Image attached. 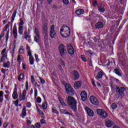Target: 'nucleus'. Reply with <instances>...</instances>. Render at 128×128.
<instances>
[{
	"mask_svg": "<svg viewBox=\"0 0 128 128\" xmlns=\"http://www.w3.org/2000/svg\"><path fill=\"white\" fill-rule=\"evenodd\" d=\"M67 104L69 108H70L74 112H76V101L74 97L68 96L67 98Z\"/></svg>",
	"mask_w": 128,
	"mask_h": 128,
	"instance_id": "obj_1",
	"label": "nucleus"
},
{
	"mask_svg": "<svg viewBox=\"0 0 128 128\" xmlns=\"http://www.w3.org/2000/svg\"><path fill=\"white\" fill-rule=\"evenodd\" d=\"M60 34L63 38H68L70 34V30L68 26H63L60 30Z\"/></svg>",
	"mask_w": 128,
	"mask_h": 128,
	"instance_id": "obj_2",
	"label": "nucleus"
},
{
	"mask_svg": "<svg viewBox=\"0 0 128 128\" xmlns=\"http://www.w3.org/2000/svg\"><path fill=\"white\" fill-rule=\"evenodd\" d=\"M96 112L102 118H108V112L102 109H98Z\"/></svg>",
	"mask_w": 128,
	"mask_h": 128,
	"instance_id": "obj_3",
	"label": "nucleus"
},
{
	"mask_svg": "<svg viewBox=\"0 0 128 128\" xmlns=\"http://www.w3.org/2000/svg\"><path fill=\"white\" fill-rule=\"evenodd\" d=\"M90 100L91 104L94 106H98V104H100V102L98 101V98L94 96H90Z\"/></svg>",
	"mask_w": 128,
	"mask_h": 128,
	"instance_id": "obj_4",
	"label": "nucleus"
},
{
	"mask_svg": "<svg viewBox=\"0 0 128 128\" xmlns=\"http://www.w3.org/2000/svg\"><path fill=\"white\" fill-rule=\"evenodd\" d=\"M65 88H66V92L68 93L69 94H74V92L72 90V86H70V84H66Z\"/></svg>",
	"mask_w": 128,
	"mask_h": 128,
	"instance_id": "obj_5",
	"label": "nucleus"
},
{
	"mask_svg": "<svg viewBox=\"0 0 128 128\" xmlns=\"http://www.w3.org/2000/svg\"><path fill=\"white\" fill-rule=\"evenodd\" d=\"M50 36L52 38H54L56 36V33L54 30V25H52L50 27Z\"/></svg>",
	"mask_w": 128,
	"mask_h": 128,
	"instance_id": "obj_6",
	"label": "nucleus"
},
{
	"mask_svg": "<svg viewBox=\"0 0 128 128\" xmlns=\"http://www.w3.org/2000/svg\"><path fill=\"white\" fill-rule=\"evenodd\" d=\"M24 38L30 44V42H32L30 34L28 33L27 32H24Z\"/></svg>",
	"mask_w": 128,
	"mask_h": 128,
	"instance_id": "obj_7",
	"label": "nucleus"
},
{
	"mask_svg": "<svg viewBox=\"0 0 128 128\" xmlns=\"http://www.w3.org/2000/svg\"><path fill=\"white\" fill-rule=\"evenodd\" d=\"M81 100L83 102H86L88 98V93L86 91H82L80 94Z\"/></svg>",
	"mask_w": 128,
	"mask_h": 128,
	"instance_id": "obj_8",
	"label": "nucleus"
},
{
	"mask_svg": "<svg viewBox=\"0 0 128 128\" xmlns=\"http://www.w3.org/2000/svg\"><path fill=\"white\" fill-rule=\"evenodd\" d=\"M84 110L87 112L88 116H94V111H92V109L88 107H85Z\"/></svg>",
	"mask_w": 128,
	"mask_h": 128,
	"instance_id": "obj_9",
	"label": "nucleus"
},
{
	"mask_svg": "<svg viewBox=\"0 0 128 128\" xmlns=\"http://www.w3.org/2000/svg\"><path fill=\"white\" fill-rule=\"evenodd\" d=\"M68 52L69 54L72 55L74 54V47L71 44H69L68 46Z\"/></svg>",
	"mask_w": 128,
	"mask_h": 128,
	"instance_id": "obj_10",
	"label": "nucleus"
},
{
	"mask_svg": "<svg viewBox=\"0 0 128 128\" xmlns=\"http://www.w3.org/2000/svg\"><path fill=\"white\" fill-rule=\"evenodd\" d=\"M72 78H73V80H78L80 78V74H78V72L76 70H74Z\"/></svg>",
	"mask_w": 128,
	"mask_h": 128,
	"instance_id": "obj_11",
	"label": "nucleus"
},
{
	"mask_svg": "<svg viewBox=\"0 0 128 128\" xmlns=\"http://www.w3.org/2000/svg\"><path fill=\"white\" fill-rule=\"evenodd\" d=\"M114 122L112 121L109 120H105V126L106 128H112Z\"/></svg>",
	"mask_w": 128,
	"mask_h": 128,
	"instance_id": "obj_12",
	"label": "nucleus"
},
{
	"mask_svg": "<svg viewBox=\"0 0 128 128\" xmlns=\"http://www.w3.org/2000/svg\"><path fill=\"white\" fill-rule=\"evenodd\" d=\"M59 50L61 56L63 57L64 56V46L62 44L59 46Z\"/></svg>",
	"mask_w": 128,
	"mask_h": 128,
	"instance_id": "obj_13",
	"label": "nucleus"
},
{
	"mask_svg": "<svg viewBox=\"0 0 128 128\" xmlns=\"http://www.w3.org/2000/svg\"><path fill=\"white\" fill-rule=\"evenodd\" d=\"M12 98L14 100H17L18 98V90H13Z\"/></svg>",
	"mask_w": 128,
	"mask_h": 128,
	"instance_id": "obj_14",
	"label": "nucleus"
},
{
	"mask_svg": "<svg viewBox=\"0 0 128 128\" xmlns=\"http://www.w3.org/2000/svg\"><path fill=\"white\" fill-rule=\"evenodd\" d=\"M8 60V55L2 56L0 59V62H6Z\"/></svg>",
	"mask_w": 128,
	"mask_h": 128,
	"instance_id": "obj_15",
	"label": "nucleus"
},
{
	"mask_svg": "<svg viewBox=\"0 0 128 128\" xmlns=\"http://www.w3.org/2000/svg\"><path fill=\"white\" fill-rule=\"evenodd\" d=\"M82 86V82L80 81H78L76 82L74 84V88H76V90H78Z\"/></svg>",
	"mask_w": 128,
	"mask_h": 128,
	"instance_id": "obj_16",
	"label": "nucleus"
},
{
	"mask_svg": "<svg viewBox=\"0 0 128 128\" xmlns=\"http://www.w3.org/2000/svg\"><path fill=\"white\" fill-rule=\"evenodd\" d=\"M77 16H80L81 14H84V11L82 9H78L75 12Z\"/></svg>",
	"mask_w": 128,
	"mask_h": 128,
	"instance_id": "obj_17",
	"label": "nucleus"
},
{
	"mask_svg": "<svg viewBox=\"0 0 128 128\" xmlns=\"http://www.w3.org/2000/svg\"><path fill=\"white\" fill-rule=\"evenodd\" d=\"M13 34L14 38H18V30L16 29V26H14L13 28Z\"/></svg>",
	"mask_w": 128,
	"mask_h": 128,
	"instance_id": "obj_18",
	"label": "nucleus"
},
{
	"mask_svg": "<svg viewBox=\"0 0 128 128\" xmlns=\"http://www.w3.org/2000/svg\"><path fill=\"white\" fill-rule=\"evenodd\" d=\"M2 66L3 68H9L10 66V62L7 61L6 62H3Z\"/></svg>",
	"mask_w": 128,
	"mask_h": 128,
	"instance_id": "obj_19",
	"label": "nucleus"
},
{
	"mask_svg": "<svg viewBox=\"0 0 128 128\" xmlns=\"http://www.w3.org/2000/svg\"><path fill=\"white\" fill-rule=\"evenodd\" d=\"M36 108L37 112H39V114L41 116L44 118V112H42V110H40V109L38 108V106H36Z\"/></svg>",
	"mask_w": 128,
	"mask_h": 128,
	"instance_id": "obj_20",
	"label": "nucleus"
},
{
	"mask_svg": "<svg viewBox=\"0 0 128 128\" xmlns=\"http://www.w3.org/2000/svg\"><path fill=\"white\" fill-rule=\"evenodd\" d=\"M103 26L104 24H102V22H97L95 26V28H103Z\"/></svg>",
	"mask_w": 128,
	"mask_h": 128,
	"instance_id": "obj_21",
	"label": "nucleus"
},
{
	"mask_svg": "<svg viewBox=\"0 0 128 128\" xmlns=\"http://www.w3.org/2000/svg\"><path fill=\"white\" fill-rule=\"evenodd\" d=\"M22 116L23 118H24L26 116V107L24 106L22 108Z\"/></svg>",
	"mask_w": 128,
	"mask_h": 128,
	"instance_id": "obj_22",
	"label": "nucleus"
},
{
	"mask_svg": "<svg viewBox=\"0 0 128 128\" xmlns=\"http://www.w3.org/2000/svg\"><path fill=\"white\" fill-rule=\"evenodd\" d=\"M16 10H14L12 14L11 20L12 26V23L14 20V18H16Z\"/></svg>",
	"mask_w": 128,
	"mask_h": 128,
	"instance_id": "obj_23",
	"label": "nucleus"
},
{
	"mask_svg": "<svg viewBox=\"0 0 128 128\" xmlns=\"http://www.w3.org/2000/svg\"><path fill=\"white\" fill-rule=\"evenodd\" d=\"M98 10L100 12H104L106 10V9H104V5H100L98 6Z\"/></svg>",
	"mask_w": 128,
	"mask_h": 128,
	"instance_id": "obj_24",
	"label": "nucleus"
},
{
	"mask_svg": "<svg viewBox=\"0 0 128 128\" xmlns=\"http://www.w3.org/2000/svg\"><path fill=\"white\" fill-rule=\"evenodd\" d=\"M48 26H44L43 27V32H42V33H43L46 36H48Z\"/></svg>",
	"mask_w": 128,
	"mask_h": 128,
	"instance_id": "obj_25",
	"label": "nucleus"
},
{
	"mask_svg": "<svg viewBox=\"0 0 128 128\" xmlns=\"http://www.w3.org/2000/svg\"><path fill=\"white\" fill-rule=\"evenodd\" d=\"M34 40L36 42L40 44V36H34Z\"/></svg>",
	"mask_w": 128,
	"mask_h": 128,
	"instance_id": "obj_26",
	"label": "nucleus"
},
{
	"mask_svg": "<svg viewBox=\"0 0 128 128\" xmlns=\"http://www.w3.org/2000/svg\"><path fill=\"white\" fill-rule=\"evenodd\" d=\"M102 76H104V72H100L96 76V80H98L101 78H102Z\"/></svg>",
	"mask_w": 128,
	"mask_h": 128,
	"instance_id": "obj_27",
	"label": "nucleus"
},
{
	"mask_svg": "<svg viewBox=\"0 0 128 128\" xmlns=\"http://www.w3.org/2000/svg\"><path fill=\"white\" fill-rule=\"evenodd\" d=\"M124 90H126V89L124 88V87L120 88L118 91L119 92L120 96H122V94H124Z\"/></svg>",
	"mask_w": 128,
	"mask_h": 128,
	"instance_id": "obj_28",
	"label": "nucleus"
},
{
	"mask_svg": "<svg viewBox=\"0 0 128 128\" xmlns=\"http://www.w3.org/2000/svg\"><path fill=\"white\" fill-rule=\"evenodd\" d=\"M24 78V74L21 73L18 76V80H19V82H22Z\"/></svg>",
	"mask_w": 128,
	"mask_h": 128,
	"instance_id": "obj_29",
	"label": "nucleus"
},
{
	"mask_svg": "<svg viewBox=\"0 0 128 128\" xmlns=\"http://www.w3.org/2000/svg\"><path fill=\"white\" fill-rule=\"evenodd\" d=\"M10 24H6L4 27L3 28L2 32H8V30H10Z\"/></svg>",
	"mask_w": 128,
	"mask_h": 128,
	"instance_id": "obj_30",
	"label": "nucleus"
},
{
	"mask_svg": "<svg viewBox=\"0 0 128 128\" xmlns=\"http://www.w3.org/2000/svg\"><path fill=\"white\" fill-rule=\"evenodd\" d=\"M29 62H30V64H31V66L34 65V57H30L29 58Z\"/></svg>",
	"mask_w": 128,
	"mask_h": 128,
	"instance_id": "obj_31",
	"label": "nucleus"
},
{
	"mask_svg": "<svg viewBox=\"0 0 128 128\" xmlns=\"http://www.w3.org/2000/svg\"><path fill=\"white\" fill-rule=\"evenodd\" d=\"M4 102V92L0 91V102Z\"/></svg>",
	"mask_w": 128,
	"mask_h": 128,
	"instance_id": "obj_32",
	"label": "nucleus"
},
{
	"mask_svg": "<svg viewBox=\"0 0 128 128\" xmlns=\"http://www.w3.org/2000/svg\"><path fill=\"white\" fill-rule=\"evenodd\" d=\"M1 55L2 56H8V52H6V48H4L1 52Z\"/></svg>",
	"mask_w": 128,
	"mask_h": 128,
	"instance_id": "obj_33",
	"label": "nucleus"
},
{
	"mask_svg": "<svg viewBox=\"0 0 128 128\" xmlns=\"http://www.w3.org/2000/svg\"><path fill=\"white\" fill-rule=\"evenodd\" d=\"M114 72L116 74H118V76H122V73L120 72V70L116 68L114 70Z\"/></svg>",
	"mask_w": 128,
	"mask_h": 128,
	"instance_id": "obj_34",
	"label": "nucleus"
},
{
	"mask_svg": "<svg viewBox=\"0 0 128 128\" xmlns=\"http://www.w3.org/2000/svg\"><path fill=\"white\" fill-rule=\"evenodd\" d=\"M24 46H22L19 49V54H24Z\"/></svg>",
	"mask_w": 128,
	"mask_h": 128,
	"instance_id": "obj_35",
	"label": "nucleus"
},
{
	"mask_svg": "<svg viewBox=\"0 0 128 128\" xmlns=\"http://www.w3.org/2000/svg\"><path fill=\"white\" fill-rule=\"evenodd\" d=\"M61 104H62V106H66V103L64 102V100H62V98L60 97H58V98Z\"/></svg>",
	"mask_w": 128,
	"mask_h": 128,
	"instance_id": "obj_36",
	"label": "nucleus"
},
{
	"mask_svg": "<svg viewBox=\"0 0 128 128\" xmlns=\"http://www.w3.org/2000/svg\"><path fill=\"white\" fill-rule=\"evenodd\" d=\"M60 112L61 114H68L70 113L66 110H60Z\"/></svg>",
	"mask_w": 128,
	"mask_h": 128,
	"instance_id": "obj_37",
	"label": "nucleus"
},
{
	"mask_svg": "<svg viewBox=\"0 0 128 128\" xmlns=\"http://www.w3.org/2000/svg\"><path fill=\"white\" fill-rule=\"evenodd\" d=\"M66 66V64L64 62L62 61L60 66V70L62 71V68H64Z\"/></svg>",
	"mask_w": 128,
	"mask_h": 128,
	"instance_id": "obj_38",
	"label": "nucleus"
},
{
	"mask_svg": "<svg viewBox=\"0 0 128 128\" xmlns=\"http://www.w3.org/2000/svg\"><path fill=\"white\" fill-rule=\"evenodd\" d=\"M34 34V36H40V32H38V28H35Z\"/></svg>",
	"mask_w": 128,
	"mask_h": 128,
	"instance_id": "obj_39",
	"label": "nucleus"
},
{
	"mask_svg": "<svg viewBox=\"0 0 128 128\" xmlns=\"http://www.w3.org/2000/svg\"><path fill=\"white\" fill-rule=\"evenodd\" d=\"M26 100V96L22 94L20 95V102H22V100Z\"/></svg>",
	"mask_w": 128,
	"mask_h": 128,
	"instance_id": "obj_40",
	"label": "nucleus"
},
{
	"mask_svg": "<svg viewBox=\"0 0 128 128\" xmlns=\"http://www.w3.org/2000/svg\"><path fill=\"white\" fill-rule=\"evenodd\" d=\"M24 20H22V18H21L20 20L19 26H24Z\"/></svg>",
	"mask_w": 128,
	"mask_h": 128,
	"instance_id": "obj_41",
	"label": "nucleus"
},
{
	"mask_svg": "<svg viewBox=\"0 0 128 128\" xmlns=\"http://www.w3.org/2000/svg\"><path fill=\"white\" fill-rule=\"evenodd\" d=\"M42 108L46 110V108H48V104H46V102H44L42 104Z\"/></svg>",
	"mask_w": 128,
	"mask_h": 128,
	"instance_id": "obj_42",
	"label": "nucleus"
},
{
	"mask_svg": "<svg viewBox=\"0 0 128 128\" xmlns=\"http://www.w3.org/2000/svg\"><path fill=\"white\" fill-rule=\"evenodd\" d=\"M34 96L35 98H36V96H38V90L36 88H34Z\"/></svg>",
	"mask_w": 128,
	"mask_h": 128,
	"instance_id": "obj_43",
	"label": "nucleus"
},
{
	"mask_svg": "<svg viewBox=\"0 0 128 128\" xmlns=\"http://www.w3.org/2000/svg\"><path fill=\"white\" fill-rule=\"evenodd\" d=\"M36 100L38 104H40V102H42V98H40V97H38Z\"/></svg>",
	"mask_w": 128,
	"mask_h": 128,
	"instance_id": "obj_44",
	"label": "nucleus"
},
{
	"mask_svg": "<svg viewBox=\"0 0 128 128\" xmlns=\"http://www.w3.org/2000/svg\"><path fill=\"white\" fill-rule=\"evenodd\" d=\"M10 34V30H8L6 32V42H8V34Z\"/></svg>",
	"mask_w": 128,
	"mask_h": 128,
	"instance_id": "obj_45",
	"label": "nucleus"
},
{
	"mask_svg": "<svg viewBox=\"0 0 128 128\" xmlns=\"http://www.w3.org/2000/svg\"><path fill=\"white\" fill-rule=\"evenodd\" d=\"M118 106L116 104H113L112 106V110H116Z\"/></svg>",
	"mask_w": 128,
	"mask_h": 128,
	"instance_id": "obj_46",
	"label": "nucleus"
},
{
	"mask_svg": "<svg viewBox=\"0 0 128 128\" xmlns=\"http://www.w3.org/2000/svg\"><path fill=\"white\" fill-rule=\"evenodd\" d=\"M26 106H27V108H32V103H30V102H28L26 104Z\"/></svg>",
	"mask_w": 128,
	"mask_h": 128,
	"instance_id": "obj_47",
	"label": "nucleus"
},
{
	"mask_svg": "<svg viewBox=\"0 0 128 128\" xmlns=\"http://www.w3.org/2000/svg\"><path fill=\"white\" fill-rule=\"evenodd\" d=\"M81 58L83 60V62H86V56H81Z\"/></svg>",
	"mask_w": 128,
	"mask_h": 128,
	"instance_id": "obj_48",
	"label": "nucleus"
},
{
	"mask_svg": "<svg viewBox=\"0 0 128 128\" xmlns=\"http://www.w3.org/2000/svg\"><path fill=\"white\" fill-rule=\"evenodd\" d=\"M14 102L16 106H18V100H17L16 101H14Z\"/></svg>",
	"mask_w": 128,
	"mask_h": 128,
	"instance_id": "obj_49",
	"label": "nucleus"
},
{
	"mask_svg": "<svg viewBox=\"0 0 128 128\" xmlns=\"http://www.w3.org/2000/svg\"><path fill=\"white\" fill-rule=\"evenodd\" d=\"M26 90H28V81H26Z\"/></svg>",
	"mask_w": 128,
	"mask_h": 128,
	"instance_id": "obj_50",
	"label": "nucleus"
},
{
	"mask_svg": "<svg viewBox=\"0 0 128 128\" xmlns=\"http://www.w3.org/2000/svg\"><path fill=\"white\" fill-rule=\"evenodd\" d=\"M92 84L94 86L95 88L96 86V82L94 81V80L92 79Z\"/></svg>",
	"mask_w": 128,
	"mask_h": 128,
	"instance_id": "obj_51",
	"label": "nucleus"
},
{
	"mask_svg": "<svg viewBox=\"0 0 128 128\" xmlns=\"http://www.w3.org/2000/svg\"><path fill=\"white\" fill-rule=\"evenodd\" d=\"M63 2L64 4H68L70 2L68 0H63Z\"/></svg>",
	"mask_w": 128,
	"mask_h": 128,
	"instance_id": "obj_52",
	"label": "nucleus"
},
{
	"mask_svg": "<svg viewBox=\"0 0 128 128\" xmlns=\"http://www.w3.org/2000/svg\"><path fill=\"white\" fill-rule=\"evenodd\" d=\"M4 34H6L5 33H4V32H2L0 36V40H2V38H4Z\"/></svg>",
	"mask_w": 128,
	"mask_h": 128,
	"instance_id": "obj_53",
	"label": "nucleus"
},
{
	"mask_svg": "<svg viewBox=\"0 0 128 128\" xmlns=\"http://www.w3.org/2000/svg\"><path fill=\"white\" fill-rule=\"evenodd\" d=\"M31 82L32 84H34V77L33 76H31Z\"/></svg>",
	"mask_w": 128,
	"mask_h": 128,
	"instance_id": "obj_54",
	"label": "nucleus"
},
{
	"mask_svg": "<svg viewBox=\"0 0 128 128\" xmlns=\"http://www.w3.org/2000/svg\"><path fill=\"white\" fill-rule=\"evenodd\" d=\"M34 56L36 60V62H38V60H40V59L38 58V55L35 54Z\"/></svg>",
	"mask_w": 128,
	"mask_h": 128,
	"instance_id": "obj_55",
	"label": "nucleus"
},
{
	"mask_svg": "<svg viewBox=\"0 0 128 128\" xmlns=\"http://www.w3.org/2000/svg\"><path fill=\"white\" fill-rule=\"evenodd\" d=\"M52 112H54V114H58V111L56 110L52 109Z\"/></svg>",
	"mask_w": 128,
	"mask_h": 128,
	"instance_id": "obj_56",
	"label": "nucleus"
},
{
	"mask_svg": "<svg viewBox=\"0 0 128 128\" xmlns=\"http://www.w3.org/2000/svg\"><path fill=\"white\" fill-rule=\"evenodd\" d=\"M35 127L36 128H40V124L37 123V124H35Z\"/></svg>",
	"mask_w": 128,
	"mask_h": 128,
	"instance_id": "obj_57",
	"label": "nucleus"
},
{
	"mask_svg": "<svg viewBox=\"0 0 128 128\" xmlns=\"http://www.w3.org/2000/svg\"><path fill=\"white\" fill-rule=\"evenodd\" d=\"M92 4L94 6H98V2L96 0H94L92 2Z\"/></svg>",
	"mask_w": 128,
	"mask_h": 128,
	"instance_id": "obj_58",
	"label": "nucleus"
},
{
	"mask_svg": "<svg viewBox=\"0 0 128 128\" xmlns=\"http://www.w3.org/2000/svg\"><path fill=\"white\" fill-rule=\"evenodd\" d=\"M4 98L7 100H10V96H8V94H5L4 95Z\"/></svg>",
	"mask_w": 128,
	"mask_h": 128,
	"instance_id": "obj_59",
	"label": "nucleus"
},
{
	"mask_svg": "<svg viewBox=\"0 0 128 128\" xmlns=\"http://www.w3.org/2000/svg\"><path fill=\"white\" fill-rule=\"evenodd\" d=\"M40 82H41V84H44L46 82V81L42 79V78H40Z\"/></svg>",
	"mask_w": 128,
	"mask_h": 128,
	"instance_id": "obj_60",
	"label": "nucleus"
},
{
	"mask_svg": "<svg viewBox=\"0 0 128 128\" xmlns=\"http://www.w3.org/2000/svg\"><path fill=\"white\" fill-rule=\"evenodd\" d=\"M28 56H30V58H32L33 56H32V52H28Z\"/></svg>",
	"mask_w": 128,
	"mask_h": 128,
	"instance_id": "obj_61",
	"label": "nucleus"
},
{
	"mask_svg": "<svg viewBox=\"0 0 128 128\" xmlns=\"http://www.w3.org/2000/svg\"><path fill=\"white\" fill-rule=\"evenodd\" d=\"M18 30H24V26H18Z\"/></svg>",
	"mask_w": 128,
	"mask_h": 128,
	"instance_id": "obj_62",
	"label": "nucleus"
},
{
	"mask_svg": "<svg viewBox=\"0 0 128 128\" xmlns=\"http://www.w3.org/2000/svg\"><path fill=\"white\" fill-rule=\"evenodd\" d=\"M18 34L22 36L24 34V30H18Z\"/></svg>",
	"mask_w": 128,
	"mask_h": 128,
	"instance_id": "obj_63",
	"label": "nucleus"
},
{
	"mask_svg": "<svg viewBox=\"0 0 128 128\" xmlns=\"http://www.w3.org/2000/svg\"><path fill=\"white\" fill-rule=\"evenodd\" d=\"M1 72L4 74H6V70L4 68H2Z\"/></svg>",
	"mask_w": 128,
	"mask_h": 128,
	"instance_id": "obj_64",
	"label": "nucleus"
}]
</instances>
